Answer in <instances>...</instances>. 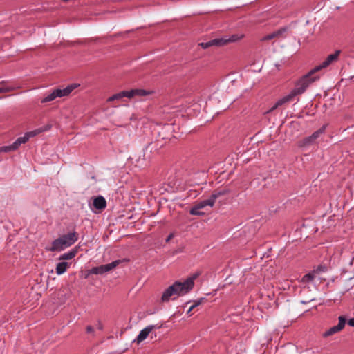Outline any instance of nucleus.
Here are the masks:
<instances>
[{
  "instance_id": "f257e3e1",
  "label": "nucleus",
  "mask_w": 354,
  "mask_h": 354,
  "mask_svg": "<svg viewBox=\"0 0 354 354\" xmlns=\"http://www.w3.org/2000/svg\"><path fill=\"white\" fill-rule=\"evenodd\" d=\"M310 84L308 80H306L305 78L302 76L295 83V87L291 91L286 95L283 96L281 99L278 100L276 103L267 111L264 113V114H268L274 111L278 107L281 106L287 103L294 101L295 98L301 95L306 92L307 88L309 87Z\"/></svg>"
},
{
  "instance_id": "f03ea898",
  "label": "nucleus",
  "mask_w": 354,
  "mask_h": 354,
  "mask_svg": "<svg viewBox=\"0 0 354 354\" xmlns=\"http://www.w3.org/2000/svg\"><path fill=\"white\" fill-rule=\"evenodd\" d=\"M78 240V234L74 230L66 234H64L55 239L52 242L51 247L48 249L50 252H60L65 248L73 245Z\"/></svg>"
},
{
  "instance_id": "7ed1b4c3",
  "label": "nucleus",
  "mask_w": 354,
  "mask_h": 354,
  "mask_svg": "<svg viewBox=\"0 0 354 354\" xmlns=\"http://www.w3.org/2000/svg\"><path fill=\"white\" fill-rule=\"evenodd\" d=\"M340 53H341V50H337L335 51L334 53L328 55V57L326 58V59L322 64L315 66L314 68L311 69L308 73L303 75L304 78H305L306 80H308V82H309L310 85L311 84H313V82H316L317 80H318L319 79V75L313 76V75L315 73H317V71L322 70V68H326L332 62L337 61Z\"/></svg>"
},
{
  "instance_id": "20e7f679",
  "label": "nucleus",
  "mask_w": 354,
  "mask_h": 354,
  "mask_svg": "<svg viewBox=\"0 0 354 354\" xmlns=\"http://www.w3.org/2000/svg\"><path fill=\"white\" fill-rule=\"evenodd\" d=\"M185 287L182 282L176 281L171 286L165 290L161 297L162 302H167L171 296H182L187 294Z\"/></svg>"
},
{
  "instance_id": "39448f33",
  "label": "nucleus",
  "mask_w": 354,
  "mask_h": 354,
  "mask_svg": "<svg viewBox=\"0 0 354 354\" xmlns=\"http://www.w3.org/2000/svg\"><path fill=\"white\" fill-rule=\"evenodd\" d=\"M185 287L182 282L176 281L171 286L165 290L161 297L162 302H167L171 296H182L187 294Z\"/></svg>"
},
{
  "instance_id": "423d86ee",
  "label": "nucleus",
  "mask_w": 354,
  "mask_h": 354,
  "mask_svg": "<svg viewBox=\"0 0 354 354\" xmlns=\"http://www.w3.org/2000/svg\"><path fill=\"white\" fill-rule=\"evenodd\" d=\"M214 203L209 198L203 200L198 203L196 204L189 211L190 214L196 215V216H203L205 215V213L201 211V209L205 207L206 206L213 207Z\"/></svg>"
},
{
  "instance_id": "0eeeda50",
  "label": "nucleus",
  "mask_w": 354,
  "mask_h": 354,
  "mask_svg": "<svg viewBox=\"0 0 354 354\" xmlns=\"http://www.w3.org/2000/svg\"><path fill=\"white\" fill-rule=\"evenodd\" d=\"M338 324L330 328L328 330H326L323 334L322 337L326 338L329 336H331L335 333L340 332L345 326L346 319L344 316H339L338 317Z\"/></svg>"
},
{
  "instance_id": "6e6552de",
  "label": "nucleus",
  "mask_w": 354,
  "mask_h": 354,
  "mask_svg": "<svg viewBox=\"0 0 354 354\" xmlns=\"http://www.w3.org/2000/svg\"><path fill=\"white\" fill-rule=\"evenodd\" d=\"M80 86V84L73 83L68 85L66 88L63 89L57 88L54 89V91L55 93L56 97H62L64 96H68L74 89L77 88Z\"/></svg>"
},
{
  "instance_id": "1a4fd4ad",
  "label": "nucleus",
  "mask_w": 354,
  "mask_h": 354,
  "mask_svg": "<svg viewBox=\"0 0 354 354\" xmlns=\"http://www.w3.org/2000/svg\"><path fill=\"white\" fill-rule=\"evenodd\" d=\"M288 30V27L284 26L281 27L279 29H278L276 31H274L273 32L268 34L264 37H263L260 40L261 41H269L275 38H279L282 37L283 36V34L286 32Z\"/></svg>"
},
{
  "instance_id": "9d476101",
  "label": "nucleus",
  "mask_w": 354,
  "mask_h": 354,
  "mask_svg": "<svg viewBox=\"0 0 354 354\" xmlns=\"http://www.w3.org/2000/svg\"><path fill=\"white\" fill-rule=\"evenodd\" d=\"M93 206L97 210H102L106 207V201L102 196H98L93 198Z\"/></svg>"
},
{
  "instance_id": "9b49d317",
  "label": "nucleus",
  "mask_w": 354,
  "mask_h": 354,
  "mask_svg": "<svg viewBox=\"0 0 354 354\" xmlns=\"http://www.w3.org/2000/svg\"><path fill=\"white\" fill-rule=\"evenodd\" d=\"M199 273H195L194 274H192L191 277H188L185 281H184L183 283V284L184 285V286L186 288V290L189 292L194 288V280L198 278V277L199 276Z\"/></svg>"
},
{
  "instance_id": "f8f14e48",
  "label": "nucleus",
  "mask_w": 354,
  "mask_h": 354,
  "mask_svg": "<svg viewBox=\"0 0 354 354\" xmlns=\"http://www.w3.org/2000/svg\"><path fill=\"white\" fill-rule=\"evenodd\" d=\"M128 98H132L134 96H145L149 95L151 92L141 88H136L127 91Z\"/></svg>"
},
{
  "instance_id": "ddd939ff",
  "label": "nucleus",
  "mask_w": 354,
  "mask_h": 354,
  "mask_svg": "<svg viewBox=\"0 0 354 354\" xmlns=\"http://www.w3.org/2000/svg\"><path fill=\"white\" fill-rule=\"evenodd\" d=\"M230 193V190L228 189H215L213 191L212 194L210 195L209 198L212 201L213 203L214 204L216 202V200L219 198L220 196L227 195Z\"/></svg>"
},
{
  "instance_id": "4468645a",
  "label": "nucleus",
  "mask_w": 354,
  "mask_h": 354,
  "mask_svg": "<svg viewBox=\"0 0 354 354\" xmlns=\"http://www.w3.org/2000/svg\"><path fill=\"white\" fill-rule=\"evenodd\" d=\"M77 252H78V249H77V247H75V248L71 249L68 252H66V253L62 254L59 257V260H70V259H72L73 258H74L76 256Z\"/></svg>"
},
{
  "instance_id": "2eb2a0df",
  "label": "nucleus",
  "mask_w": 354,
  "mask_h": 354,
  "mask_svg": "<svg viewBox=\"0 0 354 354\" xmlns=\"http://www.w3.org/2000/svg\"><path fill=\"white\" fill-rule=\"evenodd\" d=\"M70 264L66 261H62L57 264L56 266V273L58 275H61L64 274L69 268Z\"/></svg>"
},
{
  "instance_id": "dca6fc26",
  "label": "nucleus",
  "mask_w": 354,
  "mask_h": 354,
  "mask_svg": "<svg viewBox=\"0 0 354 354\" xmlns=\"http://www.w3.org/2000/svg\"><path fill=\"white\" fill-rule=\"evenodd\" d=\"M150 333V328H148L147 326L145 327L140 332L135 341H136L138 344L140 343L148 337Z\"/></svg>"
},
{
  "instance_id": "f3484780",
  "label": "nucleus",
  "mask_w": 354,
  "mask_h": 354,
  "mask_svg": "<svg viewBox=\"0 0 354 354\" xmlns=\"http://www.w3.org/2000/svg\"><path fill=\"white\" fill-rule=\"evenodd\" d=\"M123 97H128L127 91H122L118 93H115L111 97H109L107 100V102H113L114 100H118Z\"/></svg>"
},
{
  "instance_id": "a211bd4d",
  "label": "nucleus",
  "mask_w": 354,
  "mask_h": 354,
  "mask_svg": "<svg viewBox=\"0 0 354 354\" xmlns=\"http://www.w3.org/2000/svg\"><path fill=\"white\" fill-rule=\"evenodd\" d=\"M212 46H223L228 44V40H227V37H221V38H215L212 39Z\"/></svg>"
},
{
  "instance_id": "6ab92c4d",
  "label": "nucleus",
  "mask_w": 354,
  "mask_h": 354,
  "mask_svg": "<svg viewBox=\"0 0 354 354\" xmlns=\"http://www.w3.org/2000/svg\"><path fill=\"white\" fill-rule=\"evenodd\" d=\"M120 263V260H116L114 261H112L110 263L102 265L104 270L105 272H109L110 270H113V268H116Z\"/></svg>"
},
{
  "instance_id": "aec40b11",
  "label": "nucleus",
  "mask_w": 354,
  "mask_h": 354,
  "mask_svg": "<svg viewBox=\"0 0 354 354\" xmlns=\"http://www.w3.org/2000/svg\"><path fill=\"white\" fill-rule=\"evenodd\" d=\"M50 126H47L45 128L41 127V128L35 129L33 131L26 132V133H27L28 136L29 137V138H32V137L39 134L40 133H42L46 130H48L50 129Z\"/></svg>"
},
{
  "instance_id": "412c9836",
  "label": "nucleus",
  "mask_w": 354,
  "mask_h": 354,
  "mask_svg": "<svg viewBox=\"0 0 354 354\" xmlns=\"http://www.w3.org/2000/svg\"><path fill=\"white\" fill-rule=\"evenodd\" d=\"M29 140V137L26 133L25 135L22 137L18 138L14 142L16 149H17L21 144L26 143Z\"/></svg>"
},
{
  "instance_id": "4be33fe9",
  "label": "nucleus",
  "mask_w": 354,
  "mask_h": 354,
  "mask_svg": "<svg viewBox=\"0 0 354 354\" xmlns=\"http://www.w3.org/2000/svg\"><path fill=\"white\" fill-rule=\"evenodd\" d=\"M105 273L102 266L93 267L91 270H88V274H102Z\"/></svg>"
},
{
  "instance_id": "5701e85b",
  "label": "nucleus",
  "mask_w": 354,
  "mask_h": 354,
  "mask_svg": "<svg viewBox=\"0 0 354 354\" xmlns=\"http://www.w3.org/2000/svg\"><path fill=\"white\" fill-rule=\"evenodd\" d=\"M326 125H323L321 128H319L318 130L315 131L310 136L311 138L314 139L315 140L317 138L319 137L321 134H323L325 132Z\"/></svg>"
},
{
  "instance_id": "b1692460",
  "label": "nucleus",
  "mask_w": 354,
  "mask_h": 354,
  "mask_svg": "<svg viewBox=\"0 0 354 354\" xmlns=\"http://www.w3.org/2000/svg\"><path fill=\"white\" fill-rule=\"evenodd\" d=\"M15 150L17 149L13 143L10 145L0 147V153H8Z\"/></svg>"
},
{
  "instance_id": "393cba45",
  "label": "nucleus",
  "mask_w": 354,
  "mask_h": 354,
  "mask_svg": "<svg viewBox=\"0 0 354 354\" xmlns=\"http://www.w3.org/2000/svg\"><path fill=\"white\" fill-rule=\"evenodd\" d=\"M56 98L55 93L54 90L52 91L51 93L48 94L47 96L41 99V103H46L48 102H51L54 100Z\"/></svg>"
},
{
  "instance_id": "a878e982",
  "label": "nucleus",
  "mask_w": 354,
  "mask_h": 354,
  "mask_svg": "<svg viewBox=\"0 0 354 354\" xmlns=\"http://www.w3.org/2000/svg\"><path fill=\"white\" fill-rule=\"evenodd\" d=\"M314 278V273H308L303 277L302 281L304 283H310L313 281Z\"/></svg>"
},
{
  "instance_id": "bb28decb",
  "label": "nucleus",
  "mask_w": 354,
  "mask_h": 354,
  "mask_svg": "<svg viewBox=\"0 0 354 354\" xmlns=\"http://www.w3.org/2000/svg\"><path fill=\"white\" fill-rule=\"evenodd\" d=\"M315 140H314V139L311 138V136H308V137H306V138H304L303 140H302V146H308L310 145H312L313 143L315 142Z\"/></svg>"
},
{
  "instance_id": "cd10ccee",
  "label": "nucleus",
  "mask_w": 354,
  "mask_h": 354,
  "mask_svg": "<svg viewBox=\"0 0 354 354\" xmlns=\"http://www.w3.org/2000/svg\"><path fill=\"white\" fill-rule=\"evenodd\" d=\"M205 301H206L205 297H201L198 299L194 300L193 301L192 306L195 308L196 307L203 304Z\"/></svg>"
},
{
  "instance_id": "c85d7f7f",
  "label": "nucleus",
  "mask_w": 354,
  "mask_h": 354,
  "mask_svg": "<svg viewBox=\"0 0 354 354\" xmlns=\"http://www.w3.org/2000/svg\"><path fill=\"white\" fill-rule=\"evenodd\" d=\"M199 46H201L202 48L206 49L212 46V40H209L207 42H201L199 44Z\"/></svg>"
},
{
  "instance_id": "c756f323",
  "label": "nucleus",
  "mask_w": 354,
  "mask_h": 354,
  "mask_svg": "<svg viewBox=\"0 0 354 354\" xmlns=\"http://www.w3.org/2000/svg\"><path fill=\"white\" fill-rule=\"evenodd\" d=\"M162 326H163V324H161L149 325V326H147V328H150V331L151 333L154 329H160Z\"/></svg>"
},
{
  "instance_id": "7c9ffc66",
  "label": "nucleus",
  "mask_w": 354,
  "mask_h": 354,
  "mask_svg": "<svg viewBox=\"0 0 354 354\" xmlns=\"http://www.w3.org/2000/svg\"><path fill=\"white\" fill-rule=\"evenodd\" d=\"M239 39V37L237 35H232L231 37H227V40H228V43L230 42H234V41H236Z\"/></svg>"
},
{
  "instance_id": "2f4dec72",
  "label": "nucleus",
  "mask_w": 354,
  "mask_h": 354,
  "mask_svg": "<svg viewBox=\"0 0 354 354\" xmlns=\"http://www.w3.org/2000/svg\"><path fill=\"white\" fill-rule=\"evenodd\" d=\"M12 90L13 88L11 87H0V93L10 92Z\"/></svg>"
},
{
  "instance_id": "473e14b6",
  "label": "nucleus",
  "mask_w": 354,
  "mask_h": 354,
  "mask_svg": "<svg viewBox=\"0 0 354 354\" xmlns=\"http://www.w3.org/2000/svg\"><path fill=\"white\" fill-rule=\"evenodd\" d=\"M86 331L87 333H94V328L91 326H87L86 328Z\"/></svg>"
},
{
  "instance_id": "72a5a7b5",
  "label": "nucleus",
  "mask_w": 354,
  "mask_h": 354,
  "mask_svg": "<svg viewBox=\"0 0 354 354\" xmlns=\"http://www.w3.org/2000/svg\"><path fill=\"white\" fill-rule=\"evenodd\" d=\"M348 324L350 326L354 327V317L348 319Z\"/></svg>"
},
{
  "instance_id": "f704fd0d",
  "label": "nucleus",
  "mask_w": 354,
  "mask_h": 354,
  "mask_svg": "<svg viewBox=\"0 0 354 354\" xmlns=\"http://www.w3.org/2000/svg\"><path fill=\"white\" fill-rule=\"evenodd\" d=\"M326 268L324 266H319L317 269V271H325Z\"/></svg>"
},
{
  "instance_id": "c9c22d12",
  "label": "nucleus",
  "mask_w": 354,
  "mask_h": 354,
  "mask_svg": "<svg viewBox=\"0 0 354 354\" xmlns=\"http://www.w3.org/2000/svg\"><path fill=\"white\" fill-rule=\"evenodd\" d=\"M194 309V308L192 306V305L189 307V308L188 309L187 312V314L189 315H191L190 313L191 311Z\"/></svg>"
},
{
  "instance_id": "e433bc0d",
  "label": "nucleus",
  "mask_w": 354,
  "mask_h": 354,
  "mask_svg": "<svg viewBox=\"0 0 354 354\" xmlns=\"http://www.w3.org/2000/svg\"><path fill=\"white\" fill-rule=\"evenodd\" d=\"M173 237V234H170L166 239V242L169 241V240Z\"/></svg>"
},
{
  "instance_id": "4c0bfd02",
  "label": "nucleus",
  "mask_w": 354,
  "mask_h": 354,
  "mask_svg": "<svg viewBox=\"0 0 354 354\" xmlns=\"http://www.w3.org/2000/svg\"><path fill=\"white\" fill-rule=\"evenodd\" d=\"M98 328H99V329H100V330H101V329H102V326L101 324H100V325L98 326Z\"/></svg>"
},
{
  "instance_id": "58836bf2",
  "label": "nucleus",
  "mask_w": 354,
  "mask_h": 354,
  "mask_svg": "<svg viewBox=\"0 0 354 354\" xmlns=\"http://www.w3.org/2000/svg\"><path fill=\"white\" fill-rule=\"evenodd\" d=\"M153 337H156V335H153V336H151V338H153Z\"/></svg>"
},
{
  "instance_id": "ea45409f",
  "label": "nucleus",
  "mask_w": 354,
  "mask_h": 354,
  "mask_svg": "<svg viewBox=\"0 0 354 354\" xmlns=\"http://www.w3.org/2000/svg\"><path fill=\"white\" fill-rule=\"evenodd\" d=\"M153 337H156V335H153V336H151V338H153Z\"/></svg>"
},
{
  "instance_id": "a19ab883",
  "label": "nucleus",
  "mask_w": 354,
  "mask_h": 354,
  "mask_svg": "<svg viewBox=\"0 0 354 354\" xmlns=\"http://www.w3.org/2000/svg\"><path fill=\"white\" fill-rule=\"evenodd\" d=\"M153 337H156V335H153V336H151V338H153Z\"/></svg>"
}]
</instances>
